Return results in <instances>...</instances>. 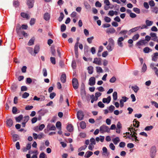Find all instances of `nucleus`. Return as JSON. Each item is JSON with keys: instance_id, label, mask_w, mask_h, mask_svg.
<instances>
[{"instance_id": "412c9836", "label": "nucleus", "mask_w": 158, "mask_h": 158, "mask_svg": "<svg viewBox=\"0 0 158 158\" xmlns=\"http://www.w3.org/2000/svg\"><path fill=\"white\" fill-rule=\"evenodd\" d=\"M50 15L48 13H46L44 14V18L45 20L46 21L50 19Z\"/></svg>"}, {"instance_id": "5701e85b", "label": "nucleus", "mask_w": 158, "mask_h": 158, "mask_svg": "<svg viewBox=\"0 0 158 158\" xmlns=\"http://www.w3.org/2000/svg\"><path fill=\"white\" fill-rule=\"evenodd\" d=\"M88 73L89 74H92L93 72V67L92 66H89L87 68Z\"/></svg>"}, {"instance_id": "8fccbe9b", "label": "nucleus", "mask_w": 158, "mask_h": 158, "mask_svg": "<svg viewBox=\"0 0 158 158\" xmlns=\"http://www.w3.org/2000/svg\"><path fill=\"white\" fill-rule=\"evenodd\" d=\"M94 37L93 36H92L91 37L88 38L87 39V41L89 44H91L92 43V40L94 39Z\"/></svg>"}, {"instance_id": "f257e3e1", "label": "nucleus", "mask_w": 158, "mask_h": 158, "mask_svg": "<svg viewBox=\"0 0 158 158\" xmlns=\"http://www.w3.org/2000/svg\"><path fill=\"white\" fill-rule=\"evenodd\" d=\"M100 131L101 133H103L104 132H109L110 129L107 126L102 125L100 127Z\"/></svg>"}, {"instance_id": "79ce46f5", "label": "nucleus", "mask_w": 158, "mask_h": 158, "mask_svg": "<svg viewBox=\"0 0 158 158\" xmlns=\"http://www.w3.org/2000/svg\"><path fill=\"white\" fill-rule=\"evenodd\" d=\"M153 128V126H147L145 128L144 130L146 131H150Z\"/></svg>"}, {"instance_id": "a18cd8bd", "label": "nucleus", "mask_w": 158, "mask_h": 158, "mask_svg": "<svg viewBox=\"0 0 158 158\" xmlns=\"http://www.w3.org/2000/svg\"><path fill=\"white\" fill-rule=\"evenodd\" d=\"M66 26L64 24H62L61 26V31L62 32L66 30Z\"/></svg>"}, {"instance_id": "09e8293b", "label": "nucleus", "mask_w": 158, "mask_h": 158, "mask_svg": "<svg viewBox=\"0 0 158 158\" xmlns=\"http://www.w3.org/2000/svg\"><path fill=\"white\" fill-rule=\"evenodd\" d=\"M87 146L86 145H84L78 149V152H81V151L85 150Z\"/></svg>"}, {"instance_id": "cd10ccee", "label": "nucleus", "mask_w": 158, "mask_h": 158, "mask_svg": "<svg viewBox=\"0 0 158 158\" xmlns=\"http://www.w3.org/2000/svg\"><path fill=\"white\" fill-rule=\"evenodd\" d=\"M108 42L109 45H112L114 47V41L112 38H110L109 39Z\"/></svg>"}, {"instance_id": "4be33fe9", "label": "nucleus", "mask_w": 158, "mask_h": 158, "mask_svg": "<svg viewBox=\"0 0 158 158\" xmlns=\"http://www.w3.org/2000/svg\"><path fill=\"white\" fill-rule=\"evenodd\" d=\"M133 125L134 127H135L138 128L139 126V122L138 121L135 119L133 121Z\"/></svg>"}, {"instance_id": "c9c22d12", "label": "nucleus", "mask_w": 158, "mask_h": 158, "mask_svg": "<svg viewBox=\"0 0 158 158\" xmlns=\"http://www.w3.org/2000/svg\"><path fill=\"white\" fill-rule=\"evenodd\" d=\"M96 71L97 73H102L103 71L102 68L99 66H97L96 67Z\"/></svg>"}, {"instance_id": "6e6d98bb", "label": "nucleus", "mask_w": 158, "mask_h": 158, "mask_svg": "<svg viewBox=\"0 0 158 158\" xmlns=\"http://www.w3.org/2000/svg\"><path fill=\"white\" fill-rule=\"evenodd\" d=\"M104 20L106 22L109 23L111 21V19L110 18L106 16L105 17Z\"/></svg>"}, {"instance_id": "2f4dec72", "label": "nucleus", "mask_w": 158, "mask_h": 158, "mask_svg": "<svg viewBox=\"0 0 158 158\" xmlns=\"http://www.w3.org/2000/svg\"><path fill=\"white\" fill-rule=\"evenodd\" d=\"M23 118V115H20L17 117H16L15 118V119L17 122H20V121Z\"/></svg>"}, {"instance_id": "f8f14e48", "label": "nucleus", "mask_w": 158, "mask_h": 158, "mask_svg": "<svg viewBox=\"0 0 158 158\" xmlns=\"http://www.w3.org/2000/svg\"><path fill=\"white\" fill-rule=\"evenodd\" d=\"M153 22L152 21H150L149 20L147 19L145 21L146 25L147 27L151 26L153 24Z\"/></svg>"}, {"instance_id": "de8ad7c7", "label": "nucleus", "mask_w": 158, "mask_h": 158, "mask_svg": "<svg viewBox=\"0 0 158 158\" xmlns=\"http://www.w3.org/2000/svg\"><path fill=\"white\" fill-rule=\"evenodd\" d=\"M113 47L114 46L108 44V45L107 46L106 48L108 51L110 52L112 50Z\"/></svg>"}, {"instance_id": "e433bc0d", "label": "nucleus", "mask_w": 158, "mask_h": 158, "mask_svg": "<svg viewBox=\"0 0 158 158\" xmlns=\"http://www.w3.org/2000/svg\"><path fill=\"white\" fill-rule=\"evenodd\" d=\"M81 95L82 99L85 98L86 96V93L85 91H82L81 92Z\"/></svg>"}, {"instance_id": "0e129e2a", "label": "nucleus", "mask_w": 158, "mask_h": 158, "mask_svg": "<svg viewBox=\"0 0 158 158\" xmlns=\"http://www.w3.org/2000/svg\"><path fill=\"white\" fill-rule=\"evenodd\" d=\"M35 19L34 18H32L31 19V20L30 22V24L31 25H33L34 24L35 22Z\"/></svg>"}, {"instance_id": "dca6fc26", "label": "nucleus", "mask_w": 158, "mask_h": 158, "mask_svg": "<svg viewBox=\"0 0 158 158\" xmlns=\"http://www.w3.org/2000/svg\"><path fill=\"white\" fill-rule=\"evenodd\" d=\"M60 80L61 81L64 83L66 82V75L65 74H62L60 77Z\"/></svg>"}, {"instance_id": "b1692460", "label": "nucleus", "mask_w": 158, "mask_h": 158, "mask_svg": "<svg viewBox=\"0 0 158 158\" xmlns=\"http://www.w3.org/2000/svg\"><path fill=\"white\" fill-rule=\"evenodd\" d=\"M140 26H138L137 27H134V28H133L131 29H130L129 31V32H130V33H133L134 32H135V31L138 30L140 28Z\"/></svg>"}, {"instance_id": "2eb2a0df", "label": "nucleus", "mask_w": 158, "mask_h": 158, "mask_svg": "<svg viewBox=\"0 0 158 158\" xmlns=\"http://www.w3.org/2000/svg\"><path fill=\"white\" fill-rule=\"evenodd\" d=\"M112 141L115 145H116L120 141V140L118 137H116L115 138L112 139Z\"/></svg>"}, {"instance_id": "a19ab883", "label": "nucleus", "mask_w": 158, "mask_h": 158, "mask_svg": "<svg viewBox=\"0 0 158 158\" xmlns=\"http://www.w3.org/2000/svg\"><path fill=\"white\" fill-rule=\"evenodd\" d=\"M113 99L114 100H116L117 98V93L116 92H114L113 94Z\"/></svg>"}, {"instance_id": "6e6552de", "label": "nucleus", "mask_w": 158, "mask_h": 158, "mask_svg": "<svg viewBox=\"0 0 158 158\" xmlns=\"http://www.w3.org/2000/svg\"><path fill=\"white\" fill-rule=\"evenodd\" d=\"M102 155L105 156H108L109 154V153L108 152L107 149L106 147H103L102 148Z\"/></svg>"}, {"instance_id": "c85d7f7f", "label": "nucleus", "mask_w": 158, "mask_h": 158, "mask_svg": "<svg viewBox=\"0 0 158 158\" xmlns=\"http://www.w3.org/2000/svg\"><path fill=\"white\" fill-rule=\"evenodd\" d=\"M48 128L49 129V130H55L56 129V128L54 125H48L47 126Z\"/></svg>"}, {"instance_id": "37998d69", "label": "nucleus", "mask_w": 158, "mask_h": 158, "mask_svg": "<svg viewBox=\"0 0 158 158\" xmlns=\"http://www.w3.org/2000/svg\"><path fill=\"white\" fill-rule=\"evenodd\" d=\"M139 36V35L138 34H136L133 37L132 39L134 41H135L138 39Z\"/></svg>"}, {"instance_id": "aec40b11", "label": "nucleus", "mask_w": 158, "mask_h": 158, "mask_svg": "<svg viewBox=\"0 0 158 158\" xmlns=\"http://www.w3.org/2000/svg\"><path fill=\"white\" fill-rule=\"evenodd\" d=\"M21 16L23 18H26L27 19H30V17L28 15L25 13H21Z\"/></svg>"}, {"instance_id": "4c0bfd02", "label": "nucleus", "mask_w": 158, "mask_h": 158, "mask_svg": "<svg viewBox=\"0 0 158 158\" xmlns=\"http://www.w3.org/2000/svg\"><path fill=\"white\" fill-rule=\"evenodd\" d=\"M64 15L63 13L61 12L60 13V16L58 19V21L59 22H60L62 20L64 17Z\"/></svg>"}, {"instance_id": "0eeeda50", "label": "nucleus", "mask_w": 158, "mask_h": 158, "mask_svg": "<svg viewBox=\"0 0 158 158\" xmlns=\"http://www.w3.org/2000/svg\"><path fill=\"white\" fill-rule=\"evenodd\" d=\"M95 79L94 77H91L89 79V84L91 86L95 85Z\"/></svg>"}, {"instance_id": "ddd939ff", "label": "nucleus", "mask_w": 158, "mask_h": 158, "mask_svg": "<svg viewBox=\"0 0 158 158\" xmlns=\"http://www.w3.org/2000/svg\"><path fill=\"white\" fill-rule=\"evenodd\" d=\"M106 33H113L115 32V30L113 28L107 29L106 31Z\"/></svg>"}, {"instance_id": "9b49d317", "label": "nucleus", "mask_w": 158, "mask_h": 158, "mask_svg": "<svg viewBox=\"0 0 158 158\" xmlns=\"http://www.w3.org/2000/svg\"><path fill=\"white\" fill-rule=\"evenodd\" d=\"M111 100V97L108 96L107 98H104L102 99V102L103 103H109Z\"/></svg>"}, {"instance_id": "338daca9", "label": "nucleus", "mask_w": 158, "mask_h": 158, "mask_svg": "<svg viewBox=\"0 0 158 158\" xmlns=\"http://www.w3.org/2000/svg\"><path fill=\"white\" fill-rule=\"evenodd\" d=\"M17 109L16 107H13L12 108V113L13 114H15L16 113Z\"/></svg>"}, {"instance_id": "3c124183", "label": "nucleus", "mask_w": 158, "mask_h": 158, "mask_svg": "<svg viewBox=\"0 0 158 158\" xmlns=\"http://www.w3.org/2000/svg\"><path fill=\"white\" fill-rule=\"evenodd\" d=\"M114 15V12L113 10L110 11L108 14V15L113 16Z\"/></svg>"}, {"instance_id": "052dcab7", "label": "nucleus", "mask_w": 158, "mask_h": 158, "mask_svg": "<svg viewBox=\"0 0 158 158\" xmlns=\"http://www.w3.org/2000/svg\"><path fill=\"white\" fill-rule=\"evenodd\" d=\"M102 94L101 93L97 92L95 93L94 96L98 99V98L100 97L102 95Z\"/></svg>"}, {"instance_id": "49530a36", "label": "nucleus", "mask_w": 158, "mask_h": 158, "mask_svg": "<svg viewBox=\"0 0 158 158\" xmlns=\"http://www.w3.org/2000/svg\"><path fill=\"white\" fill-rule=\"evenodd\" d=\"M150 50H151L148 47H146L143 50V52L145 53H148L149 52Z\"/></svg>"}, {"instance_id": "bb28decb", "label": "nucleus", "mask_w": 158, "mask_h": 158, "mask_svg": "<svg viewBox=\"0 0 158 158\" xmlns=\"http://www.w3.org/2000/svg\"><path fill=\"white\" fill-rule=\"evenodd\" d=\"M93 154V152L90 151H88L85 153V157L86 158H89L90 156Z\"/></svg>"}, {"instance_id": "c03bdc74", "label": "nucleus", "mask_w": 158, "mask_h": 158, "mask_svg": "<svg viewBox=\"0 0 158 158\" xmlns=\"http://www.w3.org/2000/svg\"><path fill=\"white\" fill-rule=\"evenodd\" d=\"M147 68L146 64L145 63H144L142 69V72L143 73L145 72L147 70Z\"/></svg>"}, {"instance_id": "423d86ee", "label": "nucleus", "mask_w": 158, "mask_h": 158, "mask_svg": "<svg viewBox=\"0 0 158 158\" xmlns=\"http://www.w3.org/2000/svg\"><path fill=\"white\" fill-rule=\"evenodd\" d=\"M34 0H27V4L29 8H31L33 6Z\"/></svg>"}, {"instance_id": "a211bd4d", "label": "nucleus", "mask_w": 158, "mask_h": 158, "mask_svg": "<svg viewBox=\"0 0 158 158\" xmlns=\"http://www.w3.org/2000/svg\"><path fill=\"white\" fill-rule=\"evenodd\" d=\"M90 98L91 99V102L92 103H94V101H96L98 100L97 98L94 94L91 95Z\"/></svg>"}, {"instance_id": "58836bf2", "label": "nucleus", "mask_w": 158, "mask_h": 158, "mask_svg": "<svg viewBox=\"0 0 158 158\" xmlns=\"http://www.w3.org/2000/svg\"><path fill=\"white\" fill-rule=\"evenodd\" d=\"M50 61L53 64H55L56 63V60L55 57H51L50 58Z\"/></svg>"}, {"instance_id": "f3484780", "label": "nucleus", "mask_w": 158, "mask_h": 158, "mask_svg": "<svg viewBox=\"0 0 158 158\" xmlns=\"http://www.w3.org/2000/svg\"><path fill=\"white\" fill-rule=\"evenodd\" d=\"M66 128L69 131L71 132L73 130V126L72 124H69L67 125Z\"/></svg>"}, {"instance_id": "e2e57ef3", "label": "nucleus", "mask_w": 158, "mask_h": 158, "mask_svg": "<svg viewBox=\"0 0 158 158\" xmlns=\"http://www.w3.org/2000/svg\"><path fill=\"white\" fill-rule=\"evenodd\" d=\"M127 138H128L130 139H131L132 141H134V136L132 135V134H131L130 135L127 136Z\"/></svg>"}, {"instance_id": "13d9d810", "label": "nucleus", "mask_w": 158, "mask_h": 158, "mask_svg": "<svg viewBox=\"0 0 158 158\" xmlns=\"http://www.w3.org/2000/svg\"><path fill=\"white\" fill-rule=\"evenodd\" d=\"M29 95L28 93L25 92L22 95V98H26Z\"/></svg>"}, {"instance_id": "6ab92c4d", "label": "nucleus", "mask_w": 158, "mask_h": 158, "mask_svg": "<svg viewBox=\"0 0 158 158\" xmlns=\"http://www.w3.org/2000/svg\"><path fill=\"white\" fill-rule=\"evenodd\" d=\"M150 35L152 37L154 38L152 39V40L154 41H156V39H157V37L156 36V33L152 32L150 33Z\"/></svg>"}, {"instance_id": "4d7b16f0", "label": "nucleus", "mask_w": 158, "mask_h": 158, "mask_svg": "<svg viewBox=\"0 0 158 158\" xmlns=\"http://www.w3.org/2000/svg\"><path fill=\"white\" fill-rule=\"evenodd\" d=\"M44 136V135L43 133H40L38 135V139H40L42 138H43Z\"/></svg>"}, {"instance_id": "39448f33", "label": "nucleus", "mask_w": 158, "mask_h": 158, "mask_svg": "<svg viewBox=\"0 0 158 158\" xmlns=\"http://www.w3.org/2000/svg\"><path fill=\"white\" fill-rule=\"evenodd\" d=\"M84 115L83 112L81 111H79L77 112V116L78 119L81 120L83 119L84 117Z\"/></svg>"}, {"instance_id": "f704fd0d", "label": "nucleus", "mask_w": 158, "mask_h": 158, "mask_svg": "<svg viewBox=\"0 0 158 158\" xmlns=\"http://www.w3.org/2000/svg\"><path fill=\"white\" fill-rule=\"evenodd\" d=\"M19 136L17 135L14 134L12 136L13 141L14 142H15L17 140Z\"/></svg>"}, {"instance_id": "7ed1b4c3", "label": "nucleus", "mask_w": 158, "mask_h": 158, "mask_svg": "<svg viewBox=\"0 0 158 158\" xmlns=\"http://www.w3.org/2000/svg\"><path fill=\"white\" fill-rule=\"evenodd\" d=\"M156 149L155 147H152L150 151V156L151 157L154 158L156 156Z\"/></svg>"}, {"instance_id": "bf43d9fd", "label": "nucleus", "mask_w": 158, "mask_h": 158, "mask_svg": "<svg viewBox=\"0 0 158 158\" xmlns=\"http://www.w3.org/2000/svg\"><path fill=\"white\" fill-rule=\"evenodd\" d=\"M133 10L136 13L139 14L140 13V9L137 8H134L133 9Z\"/></svg>"}, {"instance_id": "69168bd1", "label": "nucleus", "mask_w": 158, "mask_h": 158, "mask_svg": "<svg viewBox=\"0 0 158 158\" xmlns=\"http://www.w3.org/2000/svg\"><path fill=\"white\" fill-rule=\"evenodd\" d=\"M126 145V143L124 142H121L119 144V146L120 148H124Z\"/></svg>"}, {"instance_id": "7c9ffc66", "label": "nucleus", "mask_w": 158, "mask_h": 158, "mask_svg": "<svg viewBox=\"0 0 158 158\" xmlns=\"http://www.w3.org/2000/svg\"><path fill=\"white\" fill-rule=\"evenodd\" d=\"M145 44V41L144 40H141L138 41L136 44L137 45H142Z\"/></svg>"}, {"instance_id": "393cba45", "label": "nucleus", "mask_w": 158, "mask_h": 158, "mask_svg": "<svg viewBox=\"0 0 158 158\" xmlns=\"http://www.w3.org/2000/svg\"><path fill=\"white\" fill-rule=\"evenodd\" d=\"M80 126L81 128L84 129L86 127V124L83 121H81L80 123Z\"/></svg>"}, {"instance_id": "4468645a", "label": "nucleus", "mask_w": 158, "mask_h": 158, "mask_svg": "<svg viewBox=\"0 0 158 158\" xmlns=\"http://www.w3.org/2000/svg\"><path fill=\"white\" fill-rule=\"evenodd\" d=\"M35 40V37H32L29 41L27 43V45L29 46H31L34 44Z\"/></svg>"}, {"instance_id": "473e14b6", "label": "nucleus", "mask_w": 158, "mask_h": 158, "mask_svg": "<svg viewBox=\"0 0 158 158\" xmlns=\"http://www.w3.org/2000/svg\"><path fill=\"white\" fill-rule=\"evenodd\" d=\"M131 89L134 91L135 93L137 92L138 91L139 89V88L136 85L132 86Z\"/></svg>"}, {"instance_id": "864d4df0", "label": "nucleus", "mask_w": 158, "mask_h": 158, "mask_svg": "<svg viewBox=\"0 0 158 158\" xmlns=\"http://www.w3.org/2000/svg\"><path fill=\"white\" fill-rule=\"evenodd\" d=\"M27 50L29 52L31 55H33L34 54L33 52V49L31 47H28L27 48Z\"/></svg>"}, {"instance_id": "680f3d73", "label": "nucleus", "mask_w": 158, "mask_h": 158, "mask_svg": "<svg viewBox=\"0 0 158 158\" xmlns=\"http://www.w3.org/2000/svg\"><path fill=\"white\" fill-rule=\"evenodd\" d=\"M29 118V117L28 116H25L23 118V122L27 123Z\"/></svg>"}, {"instance_id": "a878e982", "label": "nucleus", "mask_w": 158, "mask_h": 158, "mask_svg": "<svg viewBox=\"0 0 158 158\" xmlns=\"http://www.w3.org/2000/svg\"><path fill=\"white\" fill-rule=\"evenodd\" d=\"M158 56V53L156 52L154 54V56L152 58V60L154 61L157 60Z\"/></svg>"}, {"instance_id": "603ef678", "label": "nucleus", "mask_w": 158, "mask_h": 158, "mask_svg": "<svg viewBox=\"0 0 158 158\" xmlns=\"http://www.w3.org/2000/svg\"><path fill=\"white\" fill-rule=\"evenodd\" d=\"M98 104V106L101 108H103L105 106L101 102H99Z\"/></svg>"}, {"instance_id": "f03ea898", "label": "nucleus", "mask_w": 158, "mask_h": 158, "mask_svg": "<svg viewBox=\"0 0 158 158\" xmlns=\"http://www.w3.org/2000/svg\"><path fill=\"white\" fill-rule=\"evenodd\" d=\"M72 85L73 88L76 89L78 88L79 84L77 79L76 78H74L72 80Z\"/></svg>"}, {"instance_id": "1a4fd4ad", "label": "nucleus", "mask_w": 158, "mask_h": 158, "mask_svg": "<svg viewBox=\"0 0 158 158\" xmlns=\"http://www.w3.org/2000/svg\"><path fill=\"white\" fill-rule=\"evenodd\" d=\"M28 26L27 25L23 24L22 25L21 27H17L16 28V31L17 32L19 31V30H21V28L23 29H27V28Z\"/></svg>"}, {"instance_id": "9d476101", "label": "nucleus", "mask_w": 158, "mask_h": 158, "mask_svg": "<svg viewBox=\"0 0 158 158\" xmlns=\"http://www.w3.org/2000/svg\"><path fill=\"white\" fill-rule=\"evenodd\" d=\"M6 124L9 127H11L13 124V121L10 118H9L6 121Z\"/></svg>"}, {"instance_id": "20e7f679", "label": "nucleus", "mask_w": 158, "mask_h": 158, "mask_svg": "<svg viewBox=\"0 0 158 158\" xmlns=\"http://www.w3.org/2000/svg\"><path fill=\"white\" fill-rule=\"evenodd\" d=\"M102 59L96 57L94 58L93 63L98 65H102Z\"/></svg>"}, {"instance_id": "5fc2aeb1", "label": "nucleus", "mask_w": 158, "mask_h": 158, "mask_svg": "<svg viewBox=\"0 0 158 158\" xmlns=\"http://www.w3.org/2000/svg\"><path fill=\"white\" fill-rule=\"evenodd\" d=\"M110 148L112 150H114L115 149V146L114 144L111 143L109 145Z\"/></svg>"}, {"instance_id": "72a5a7b5", "label": "nucleus", "mask_w": 158, "mask_h": 158, "mask_svg": "<svg viewBox=\"0 0 158 158\" xmlns=\"http://www.w3.org/2000/svg\"><path fill=\"white\" fill-rule=\"evenodd\" d=\"M61 123L59 122L58 121L56 122V127L59 130H61Z\"/></svg>"}, {"instance_id": "774afa93", "label": "nucleus", "mask_w": 158, "mask_h": 158, "mask_svg": "<svg viewBox=\"0 0 158 158\" xmlns=\"http://www.w3.org/2000/svg\"><path fill=\"white\" fill-rule=\"evenodd\" d=\"M46 155L43 152L41 153L39 156V158H45Z\"/></svg>"}, {"instance_id": "ea45409f", "label": "nucleus", "mask_w": 158, "mask_h": 158, "mask_svg": "<svg viewBox=\"0 0 158 158\" xmlns=\"http://www.w3.org/2000/svg\"><path fill=\"white\" fill-rule=\"evenodd\" d=\"M13 4L15 7H17L19 5V2L18 1L15 0L13 2Z\"/></svg>"}, {"instance_id": "c756f323", "label": "nucleus", "mask_w": 158, "mask_h": 158, "mask_svg": "<svg viewBox=\"0 0 158 158\" xmlns=\"http://www.w3.org/2000/svg\"><path fill=\"white\" fill-rule=\"evenodd\" d=\"M40 47L38 45H36L35 46L34 48V53L35 54H37L39 51Z\"/></svg>"}]
</instances>
